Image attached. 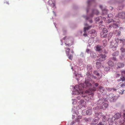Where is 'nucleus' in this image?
Returning a JSON list of instances; mask_svg holds the SVG:
<instances>
[{
	"instance_id": "nucleus-64",
	"label": "nucleus",
	"mask_w": 125,
	"mask_h": 125,
	"mask_svg": "<svg viewBox=\"0 0 125 125\" xmlns=\"http://www.w3.org/2000/svg\"><path fill=\"white\" fill-rule=\"evenodd\" d=\"M71 52L72 53H74L73 51V50H72Z\"/></svg>"
},
{
	"instance_id": "nucleus-46",
	"label": "nucleus",
	"mask_w": 125,
	"mask_h": 125,
	"mask_svg": "<svg viewBox=\"0 0 125 125\" xmlns=\"http://www.w3.org/2000/svg\"><path fill=\"white\" fill-rule=\"evenodd\" d=\"M122 57H120V59H122L123 60H125V55H122Z\"/></svg>"
},
{
	"instance_id": "nucleus-1",
	"label": "nucleus",
	"mask_w": 125,
	"mask_h": 125,
	"mask_svg": "<svg viewBox=\"0 0 125 125\" xmlns=\"http://www.w3.org/2000/svg\"><path fill=\"white\" fill-rule=\"evenodd\" d=\"M79 89L81 91L80 92L83 94V92L81 91V90H83L84 88H90V87H91V85L90 83L86 81H85L84 83H81L79 85Z\"/></svg>"
},
{
	"instance_id": "nucleus-29",
	"label": "nucleus",
	"mask_w": 125,
	"mask_h": 125,
	"mask_svg": "<svg viewBox=\"0 0 125 125\" xmlns=\"http://www.w3.org/2000/svg\"><path fill=\"white\" fill-rule=\"evenodd\" d=\"M99 118L98 117H95L94 119V122H97L99 120Z\"/></svg>"
},
{
	"instance_id": "nucleus-51",
	"label": "nucleus",
	"mask_w": 125,
	"mask_h": 125,
	"mask_svg": "<svg viewBox=\"0 0 125 125\" xmlns=\"http://www.w3.org/2000/svg\"><path fill=\"white\" fill-rule=\"evenodd\" d=\"M91 51H90V50L89 49H87L86 50V52L88 53H90V52Z\"/></svg>"
},
{
	"instance_id": "nucleus-26",
	"label": "nucleus",
	"mask_w": 125,
	"mask_h": 125,
	"mask_svg": "<svg viewBox=\"0 0 125 125\" xmlns=\"http://www.w3.org/2000/svg\"><path fill=\"white\" fill-rule=\"evenodd\" d=\"M118 85L120 86L121 87H125V84L122 83H120Z\"/></svg>"
},
{
	"instance_id": "nucleus-17",
	"label": "nucleus",
	"mask_w": 125,
	"mask_h": 125,
	"mask_svg": "<svg viewBox=\"0 0 125 125\" xmlns=\"http://www.w3.org/2000/svg\"><path fill=\"white\" fill-rule=\"evenodd\" d=\"M96 67L98 69H99L101 66L102 64L100 62H97L96 63Z\"/></svg>"
},
{
	"instance_id": "nucleus-30",
	"label": "nucleus",
	"mask_w": 125,
	"mask_h": 125,
	"mask_svg": "<svg viewBox=\"0 0 125 125\" xmlns=\"http://www.w3.org/2000/svg\"><path fill=\"white\" fill-rule=\"evenodd\" d=\"M107 41L106 40H104L103 41V45L104 46H105L107 45Z\"/></svg>"
},
{
	"instance_id": "nucleus-9",
	"label": "nucleus",
	"mask_w": 125,
	"mask_h": 125,
	"mask_svg": "<svg viewBox=\"0 0 125 125\" xmlns=\"http://www.w3.org/2000/svg\"><path fill=\"white\" fill-rule=\"evenodd\" d=\"M123 117L124 120H122L119 122V124H117V123H116V125H125V113L124 114Z\"/></svg>"
},
{
	"instance_id": "nucleus-28",
	"label": "nucleus",
	"mask_w": 125,
	"mask_h": 125,
	"mask_svg": "<svg viewBox=\"0 0 125 125\" xmlns=\"http://www.w3.org/2000/svg\"><path fill=\"white\" fill-rule=\"evenodd\" d=\"M93 12L96 15H98L99 13L97 10L96 9L93 10Z\"/></svg>"
},
{
	"instance_id": "nucleus-41",
	"label": "nucleus",
	"mask_w": 125,
	"mask_h": 125,
	"mask_svg": "<svg viewBox=\"0 0 125 125\" xmlns=\"http://www.w3.org/2000/svg\"><path fill=\"white\" fill-rule=\"evenodd\" d=\"M67 56L68 57V58H69V59L70 60L72 59L73 57L72 55H69V54L68 56L67 55Z\"/></svg>"
},
{
	"instance_id": "nucleus-18",
	"label": "nucleus",
	"mask_w": 125,
	"mask_h": 125,
	"mask_svg": "<svg viewBox=\"0 0 125 125\" xmlns=\"http://www.w3.org/2000/svg\"><path fill=\"white\" fill-rule=\"evenodd\" d=\"M65 52L66 54L68 56L69 55V51L70 50V49L69 48H65Z\"/></svg>"
},
{
	"instance_id": "nucleus-14",
	"label": "nucleus",
	"mask_w": 125,
	"mask_h": 125,
	"mask_svg": "<svg viewBox=\"0 0 125 125\" xmlns=\"http://www.w3.org/2000/svg\"><path fill=\"white\" fill-rule=\"evenodd\" d=\"M108 64L109 66H112L114 65V63L111 60H109L107 63Z\"/></svg>"
},
{
	"instance_id": "nucleus-54",
	"label": "nucleus",
	"mask_w": 125,
	"mask_h": 125,
	"mask_svg": "<svg viewBox=\"0 0 125 125\" xmlns=\"http://www.w3.org/2000/svg\"><path fill=\"white\" fill-rule=\"evenodd\" d=\"M105 116H103V120H105Z\"/></svg>"
},
{
	"instance_id": "nucleus-27",
	"label": "nucleus",
	"mask_w": 125,
	"mask_h": 125,
	"mask_svg": "<svg viewBox=\"0 0 125 125\" xmlns=\"http://www.w3.org/2000/svg\"><path fill=\"white\" fill-rule=\"evenodd\" d=\"M125 76H123L122 78L121 77L120 79H118V82H119L121 81H124L125 80V78L124 77Z\"/></svg>"
},
{
	"instance_id": "nucleus-45",
	"label": "nucleus",
	"mask_w": 125,
	"mask_h": 125,
	"mask_svg": "<svg viewBox=\"0 0 125 125\" xmlns=\"http://www.w3.org/2000/svg\"><path fill=\"white\" fill-rule=\"evenodd\" d=\"M120 50L122 52H125V49L124 48H121Z\"/></svg>"
},
{
	"instance_id": "nucleus-6",
	"label": "nucleus",
	"mask_w": 125,
	"mask_h": 125,
	"mask_svg": "<svg viewBox=\"0 0 125 125\" xmlns=\"http://www.w3.org/2000/svg\"><path fill=\"white\" fill-rule=\"evenodd\" d=\"M99 91L103 95H105L106 93V91L104 88L101 86L99 87Z\"/></svg>"
},
{
	"instance_id": "nucleus-13",
	"label": "nucleus",
	"mask_w": 125,
	"mask_h": 125,
	"mask_svg": "<svg viewBox=\"0 0 125 125\" xmlns=\"http://www.w3.org/2000/svg\"><path fill=\"white\" fill-rule=\"evenodd\" d=\"M120 117V115L119 113L116 114L114 116V117L115 119L119 118Z\"/></svg>"
},
{
	"instance_id": "nucleus-37",
	"label": "nucleus",
	"mask_w": 125,
	"mask_h": 125,
	"mask_svg": "<svg viewBox=\"0 0 125 125\" xmlns=\"http://www.w3.org/2000/svg\"><path fill=\"white\" fill-rule=\"evenodd\" d=\"M108 121L109 124H112L113 122L112 120H111V119L109 118L108 119Z\"/></svg>"
},
{
	"instance_id": "nucleus-12",
	"label": "nucleus",
	"mask_w": 125,
	"mask_h": 125,
	"mask_svg": "<svg viewBox=\"0 0 125 125\" xmlns=\"http://www.w3.org/2000/svg\"><path fill=\"white\" fill-rule=\"evenodd\" d=\"M89 112L88 111H86V110H83L82 112V114L83 115H89V114L87 113V112Z\"/></svg>"
},
{
	"instance_id": "nucleus-24",
	"label": "nucleus",
	"mask_w": 125,
	"mask_h": 125,
	"mask_svg": "<svg viewBox=\"0 0 125 125\" xmlns=\"http://www.w3.org/2000/svg\"><path fill=\"white\" fill-rule=\"evenodd\" d=\"M103 33H100V36L101 37L105 38L107 37V35L105 33L104 35H103L102 34Z\"/></svg>"
},
{
	"instance_id": "nucleus-43",
	"label": "nucleus",
	"mask_w": 125,
	"mask_h": 125,
	"mask_svg": "<svg viewBox=\"0 0 125 125\" xmlns=\"http://www.w3.org/2000/svg\"><path fill=\"white\" fill-rule=\"evenodd\" d=\"M119 30L120 31H125V29L122 27H120V28Z\"/></svg>"
},
{
	"instance_id": "nucleus-7",
	"label": "nucleus",
	"mask_w": 125,
	"mask_h": 125,
	"mask_svg": "<svg viewBox=\"0 0 125 125\" xmlns=\"http://www.w3.org/2000/svg\"><path fill=\"white\" fill-rule=\"evenodd\" d=\"M113 15L111 13L109 14L108 15L107 18L108 23H110L112 21L113 18Z\"/></svg>"
},
{
	"instance_id": "nucleus-16",
	"label": "nucleus",
	"mask_w": 125,
	"mask_h": 125,
	"mask_svg": "<svg viewBox=\"0 0 125 125\" xmlns=\"http://www.w3.org/2000/svg\"><path fill=\"white\" fill-rule=\"evenodd\" d=\"M90 53L91 56L93 58H94L95 56V54L92 51H90Z\"/></svg>"
},
{
	"instance_id": "nucleus-23",
	"label": "nucleus",
	"mask_w": 125,
	"mask_h": 125,
	"mask_svg": "<svg viewBox=\"0 0 125 125\" xmlns=\"http://www.w3.org/2000/svg\"><path fill=\"white\" fill-rule=\"evenodd\" d=\"M69 41V40H68L67 41H66L65 42V43L66 46H70L72 44H70L69 42H67V41H68V42Z\"/></svg>"
},
{
	"instance_id": "nucleus-57",
	"label": "nucleus",
	"mask_w": 125,
	"mask_h": 125,
	"mask_svg": "<svg viewBox=\"0 0 125 125\" xmlns=\"http://www.w3.org/2000/svg\"><path fill=\"white\" fill-rule=\"evenodd\" d=\"M77 98L78 100H80V97L79 96H78L77 97Z\"/></svg>"
},
{
	"instance_id": "nucleus-62",
	"label": "nucleus",
	"mask_w": 125,
	"mask_h": 125,
	"mask_svg": "<svg viewBox=\"0 0 125 125\" xmlns=\"http://www.w3.org/2000/svg\"><path fill=\"white\" fill-rule=\"evenodd\" d=\"M83 35L85 36H87V34L84 32V33L83 34Z\"/></svg>"
},
{
	"instance_id": "nucleus-52",
	"label": "nucleus",
	"mask_w": 125,
	"mask_h": 125,
	"mask_svg": "<svg viewBox=\"0 0 125 125\" xmlns=\"http://www.w3.org/2000/svg\"><path fill=\"white\" fill-rule=\"evenodd\" d=\"M90 110H86V111H88L89 112H87V113H88V114H89V115H90L91 114V111H90Z\"/></svg>"
},
{
	"instance_id": "nucleus-42",
	"label": "nucleus",
	"mask_w": 125,
	"mask_h": 125,
	"mask_svg": "<svg viewBox=\"0 0 125 125\" xmlns=\"http://www.w3.org/2000/svg\"><path fill=\"white\" fill-rule=\"evenodd\" d=\"M94 73L97 76H99V73H98L96 71H94Z\"/></svg>"
},
{
	"instance_id": "nucleus-55",
	"label": "nucleus",
	"mask_w": 125,
	"mask_h": 125,
	"mask_svg": "<svg viewBox=\"0 0 125 125\" xmlns=\"http://www.w3.org/2000/svg\"><path fill=\"white\" fill-rule=\"evenodd\" d=\"M125 91L124 90L122 89L121 91L122 92H120V93L121 94H123V92Z\"/></svg>"
},
{
	"instance_id": "nucleus-63",
	"label": "nucleus",
	"mask_w": 125,
	"mask_h": 125,
	"mask_svg": "<svg viewBox=\"0 0 125 125\" xmlns=\"http://www.w3.org/2000/svg\"><path fill=\"white\" fill-rule=\"evenodd\" d=\"M99 7L101 9H102V8L103 7L101 5H100L99 6Z\"/></svg>"
},
{
	"instance_id": "nucleus-22",
	"label": "nucleus",
	"mask_w": 125,
	"mask_h": 125,
	"mask_svg": "<svg viewBox=\"0 0 125 125\" xmlns=\"http://www.w3.org/2000/svg\"><path fill=\"white\" fill-rule=\"evenodd\" d=\"M91 35L94 36H95L96 35V33L95 31L94 30H92L91 31Z\"/></svg>"
},
{
	"instance_id": "nucleus-32",
	"label": "nucleus",
	"mask_w": 125,
	"mask_h": 125,
	"mask_svg": "<svg viewBox=\"0 0 125 125\" xmlns=\"http://www.w3.org/2000/svg\"><path fill=\"white\" fill-rule=\"evenodd\" d=\"M90 27H91V26L88 27H84V32L85 33L86 31L88 30L89 29Z\"/></svg>"
},
{
	"instance_id": "nucleus-60",
	"label": "nucleus",
	"mask_w": 125,
	"mask_h": 125,
	"mask_svg": "<svg viewBox=\"0 0 125 125\" xmlns=\"http://www.w3.org/2000/svg\"><path fill=\"white\" fill-rule=\"evenodd\" d=\"M84 120L86 121H88V119L86 118H84Z\"/></svg>"
},
{
	"instance_id": "nucleus-2",
	"label": "nucleus",
	"mask_w": 125,
	"mask_h": 125,
	"mask_svg": "<svg viewBox=\"0 0 125 125\" xmlns=\"http://www.w3.org/2000/svg\"><path fill=\"white\" fill-rule=\"evenodd\" d=\"M106 99H110V101L111 102H114L117 99L116 96L113 94H110L108 95L106 97Z\"/></svg>"
},
{
	"instance_id": "nucleus-39",
	"label": "nucleus",
	"mask_w": 125,
	"mask_h": 125,
	"mask_svg": "<svg viewBox=\"0 0 125 125\" xmlns=\"http://www.w3.org/2000/svg\"><path fill=\"white\" fill-rule=\"evenodd\" d=\"M95 114L97 116H99V115H101L102 114L101 113H98L97 112H96V111L95 112Z\"/></svg>"
},
{
	"instance_id": "nucleus-11",
	"label": "nucleus",
	"mask_w": 125,
	"mask_h": 125,
	"mask_svg": "<svg viewBox=\"0 0 125 125\" xmlns=\"http://www.w3.org/2000/svg\"><path fill=\"white\" fill-rule=\"evenodd\" d=\"M108 104H107L104 103L102 106V108L101 107L100 109H105L108 107Z\"/></svg>"
},
{
	"instance_id": "nucleus-5",
	"label": "nucleus",
	"mask_w": 125,
	"mask_h": 125,
	"mask_svg": "<svg viewBox=\"0 0 125 125\" xmlns=\"http://www.w3.org/2000/svg\"><path fill=\"white\" fill-rule=\"evenodd\" d=\"M106 57L105 54H101L98 57V59L97 60L101 61H104L105 60Z\"/></svg>"
},
{
	"instance_id": "nucleus-59",
	"label": "nucleus",
	"mask_w": 125,
	"mask_h": 125,
	"mask_svg": "<svg viewBox=\"0 0 125 125\" xmlns=\"http://www.w3.org/2000/svg\"><path fill=\"white\" fill-rule=\"evenodd\" d=\"M82 118V117L81 116H79L78 117V119L79 120L80 119H81Z\"/></svg>"
},
{
	"instance_id": "nucleus-3",
	"label": "nucleus",
	"mask_w": 125,
	"mask_h": 125,
	"mask_svg": "<svg viewBox=\"0 0 125 125\" xmlns=\"http://www.w3.org/2000/svg\"><path fill=\"white\" fill-rule=\"evenodd\" d=\"M114 23L110 24L109 25V28H110L113 27V28L116 29L119 27V25L120 23V22L119 21H117L115 22L114 21H113Z\"/></svg>"
},
{
	"instance_id": "nucleus-47",
	"label": "nucleus",
	"mask_w": 125,
	"mask_h": 125,
	"mask_svg": "<svg viewBox=\"0 0 125 125\" xmlns=\"http://www.w3.org/2000/svg\"><path fill=\"white\" fill-rule=\"evenodd\" d=\"M93 0H88L87 2V3L89 5L93 1Z\"/></svg>"
},
{
	"instance_id": "nucleus-61",
	"label": "nucleus",
	"mask_w": 125,
	"mask_h": 125,
	"mask_svg": "<svg viewBox=\"0 0 125 125\" xmlns=\"http://www.w3.org/2000/svg\"><path fill=\"white\" fill-rule=\"evenodd\" d=\"M95 85L96 86H97L98 85V84L97 83H96L95 84Z\"/></svg>"
},
{
	"instance_id": "nucleus-21",
	"label": "nucleus",
	"mask_w": 125,
	"mask_h": 125,
	"mask_svg": "<svg viewBox=\"0 0 125 125\" xmlns=\"http://www.w3.org/2000/svg\"><path fill=\"white\" fill-rule=\"evenodd\" d=\"M94 41V40L92 38L89 39L88 41V43L89 44H91L92 43H93Z\"/></svg>"
},
{
	"instance_id": "nucleus-15",
	"label": "nucleus",
	"mask_w": 125,
	"mask_h": 125,
	"mask_svg": "<svg viewBox=\"0 0 125 125\" xmlns=\"http://www.w3.org/2000/svg\"><path fill=\"white\" fill-rule=\"evenodd\" d=\"M118 67L121 68L123 67L124 66V64L122 63H119L117 64Z\"/></svg>"
},
{
	"instance_id": "nucleus-50",
	"label": "nucleus",
	"mask_w": 125,
	"mask_h": 125,
	"mask_svg": "<svg viewBox=\"0 0 125 125\" xmlns=\"http://www.w3.org/2000/svg\"><path fill=\"white\" fill-rule=\"evenodd\" d=\"M112 35V33H109L108 35V38H110L111 37Z\"/></svg>"
},
{
	"instance_id": "nucleus-58",
	"label": "nucleus",
	"mask_w": 125,
	"mask_h": 125,
	"mask_svg": "<svg viewBox=\"0 0 125 125\" xmlns=\"http://www.w3.org/2000/svg\"><path fill=\"white\" fill-rule=\"evenodd\" d=\"M96 20L98 21L100 20V19L98 18H96Z\"/></svg>"
},
{
	"instance_id": "nucleus-33",
	"label": "nucleus",
	"mask_w": 125,
	"mask_h": 125,
	"mask_svg": "<svg viewBox=\"0 0 125 125\" xmlns=\"http://www.w3.org/2000/svg\"><path fill=\"white\" fill-rule=\"evenodd\" d=\"M99 28L100 29H102L104 28L105 26L104 25H100L99 26Z\"/></svg>"
},
{
	"instance_id": "nucleus-40",
	"label": "nucleus",
	"mask_w": 125,
	"mask_h": 125,
	"mask_svg": "<svg viewBox=\"0 0 125 125\" xmlns=\"http://www.w3.org/2000/svg\"><path fill=\"white\" fill-rule=\"evenodd\" d=\"M115 75L116 78H117L119 77L120 76V74H118L116 72L115 73Z\"/></svg>"
},
{
	"instance_id": "nucleus-44",
	"label": "nucleus",
	"mask_w": 125,
	"mask_h": 125,
	"mask_svg": "<svg viewBox=\"0 0 125 125\" xmlns=\"http://www.w3.org/2000/svg\"><path fill=\"white\" fill-rule=\"evenodd\" d=\"M87 67L88 70L89 71H90V69L92 68V67L90 65H87Z\"/></svg>"
},
{
	"instance_id": "nucleus-38",
	"label": "nucleus",
	"mask_w": 125,
	"mask_h": 125,
	"mask_svg": "<svg viewBox=\"0 0 125 125\" xmlns=\"http://www.w3.org/2000/svg\"><path fill=\"white\" fill-rule=\"evenodd\" d=\"M108 11L106 9L102 10V12L104 14H107Z\"/></svg>"
},
{
	"instance_id": "nucleus-19",
	"label": "nucleus",
	"mask_w": 125,
	"mask_h": 125,
	"mask_svg": "<svg viewBox=\"0 0 125 125\" xmlns=\"http://www.w3.org/2000/svg\"><path fill=\"white\" fill-rule=\"evenodd\" d=\"M96 50L97 51H99L101 50V46L97 45L95 47Z\"/></svg>"
},
{
	"instance_id": "nucleus-10",
	"label": "nucleus",
	"mask_w": 125,
	"mask_h": 125,
	"mask_svg": "<svg viewBox=\"0 0 125 125\" xmlns=\"http://www.w3.org/2000/svg\"><path fill=\"white\" fill-rule=\"evenodd\" d=\"M118 17L122 19H125V12H121L119 13Z\"/></svg>"
},
{
	"instance_id": "nucleus-53",
	"label": "nucleus",
	"mask_w": 125,
	"mask_h": 125,
	"mask_svg": "<svg viewBox=\"0 0 125 125\" xmlns=\"http://www.w3.org/2000/svg\"><path fill=\"white\" fill-rule=\"evenodd\" d=\"M75 123L74 121H73L71 124V125H73Z\"/></svg>"
},
{
	"instance_id": "nucleus-31",
	"label": "nucleus",
	"mask_w": 125,
	"mask_h": 125,
	"mask_svg": "<svg viewBox=\"0 0 125 125\" xmlns=\"http://www.w3.org/2000/svg\"><path fill=\"white\" fill-rule=\"evenodd\" d=\"M105 125L106 123L105 122L103 121L102 122H100L97 125Z\"/></svg>"
},
{
	"instance_id": "nucleus-8",
	"label": "nucleus",
	"mask_w": 125,
	"mask_h": 125,
	"mask_svg": "<svg viewBox=\"0 0 125 125\" xmlns=\"http://www.w3.org/2000/svg\"><path fill=\"white\" fill-rule=\"evenodd\" d=\"M116 41L118 44L122 43V44L123 45L124 43L125 42V40L124 39H119L118 38H117L116 39Z\"/></svg>"
},
{
	"instance_id": "nucleus-34",
	"label": "nucleus",
	"mask_w": 125,
	"mask_h": 125,
	"mask_svg": "<svg viewBox=\"0 0 125 125\" xmlns=\"http://www.w3.org/2000/svg\"><path fill=\"white\" fill-rule=\"evenodd\" d=\"M103 29V30L102 31V32L105 33H106L108 31L107 29L105 28V27Z\"/></svg>"
},
{
	"instance_id": "nucleus-20",
	"label": "nucleus",
	"mask_w": 125,
	"mask_h": 125,
	"mask_svg": "<svg viewBox=\"0 0 125 125\" xmlns=\"http://www.w3.org/2000/svg\"><path fill=\"white\" fill-rule=\"evenodd\" d=\"M84 102V101L83 100H81L79 102V104H80L79 105V106L82 107L83 106L82 104Z\"/></svg>"
},
{
	"instance_id": "nucleus-25",
	"label": "nucleus",
	"mask_w": 125,
	"mask_h": 125,
	"mask_svg": "<svg viewBox=\"0 0 125 125\" xmlns=\"http://www.w3.org/2000/svg\"><path fill=\"white\" fill-rule=\"evenodd\" d=\"M121 33V31H120L119 30H116V35L117 36H120V34Z\"/></svg>"
},
{
	"instance_id": "nucleus-48",
	"label": "nucleus",
	"mask_w": 125,
	"mask_h": 125,
	"mask_svg": "<svg viewBox=\"0 0 125 125\" xmlns=\"http://www.w3.org/2000/svg\"><path fill=\"white\" fill-rule=\"evenodd\" d=\"M74 113L75 114L77 115L79 114V112L77 110L74 111Z\"/></svg>"
},
{
	"instance_id": "nucleus-36",
	"label": "nucleus",
	"mask_w": 125,
	"mask_h": 125,
	"mask_svg": "<svg viewBox=\"0 0 125 125\" xmlns=\"http://www.w3.org/2000/svg\"><path fill=\"white\" fill-rule=\"evenodd\" d=\"M121 75L123 76H125V71L124 70L121 71Z\"/></svg>"
},
{
	"instance_id": "nucleus-4",
	"label": "nucleus",
	"mask_w": 125,
	"mask_h": 125,
	"mask_svg": "<svg viewBox=\"0 0 125 125\" xmlns=\"http://www.w3.org/2000/svg\"><path fill=\"white\" fill-rule=\"evenodd\" d=\"M95 90L96 89L95 88L92 89H89L86 90L85 93L86 94L91 95V96H93L94 95V92Z\"/></svg>"
},
{
	"instance_id": "nucleus-49",
	"label": "nucleus",
	"mask_w": 125,
	"mask_h": 125,
	"mask_svg": "<svg viewBox=\"0 0 125 125\" xmlns=\"http://www.w3.org/2000/svg\"><path fill=\"white\" fill-rule=\"evenodd\" d=\"M74 88L75 89H79V86L78 85H76L74 87Z\"/></svg>"
},
{
	"instance_id": "nucleus-56",
	"label": "nucleus",
	"mask_w": 125,
	"mask_h": 125,
	"mask_svg": "<svg viewBox=\"0 0 125 125\" xmlns=\"http://www.w3.org/2000/svg\"><path fill=\"white\" fill-rule=\"evenodd\" d=\"M76 121L77 122H78L79 121V120L78 119H76Z\"/></svg>"
},
{
	"instance_id": "nucleus-35",
	"label": "nucleus",
	"mask_w": 125,
	"mask_h": 125,
	"mask_svg": "<svg viewBox=\"0 0 125 125\" xmlns=\"http://www.w3.org/2000/svg\"><path fill=\"white\" fill-rule=\"evenodd\" d=\"M110 68L109 67H106L104 68V70L105 71H108L110 70Z\"/></svg>"
}]
</instances>
